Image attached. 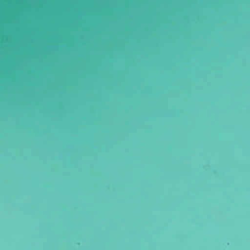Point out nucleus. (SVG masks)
Returning <instances> with one entry per match:
<instances>
[{"mask_svg": "<svg viewBox=\"0 0 250 250\" xmlns=\"http://www.w3.org/2000/svg\"><path fill=\"white\" fill-rule=\"evenodd\" d=\"M28 21H31V0H28Z\"/></svg>", "mask_w": 250, "mask_h": 250, "instance_id": "1", "label": "nucleus"}, {"mask_svg": "<svg viewBox=\"0 0 250 250\" xmlns=\"http://www.w3.org/2000/svg\"><path fill=\"white\" fill-rule=\"evenodd\" d=\"M31 70H30V66H29V69H28V74H29V76L30 75V74L31 73Z\"/></svg>", "mask_w": 250, "mask_h": 250, "instance_id": "2", "label": "nucleus"}]
</instances>
